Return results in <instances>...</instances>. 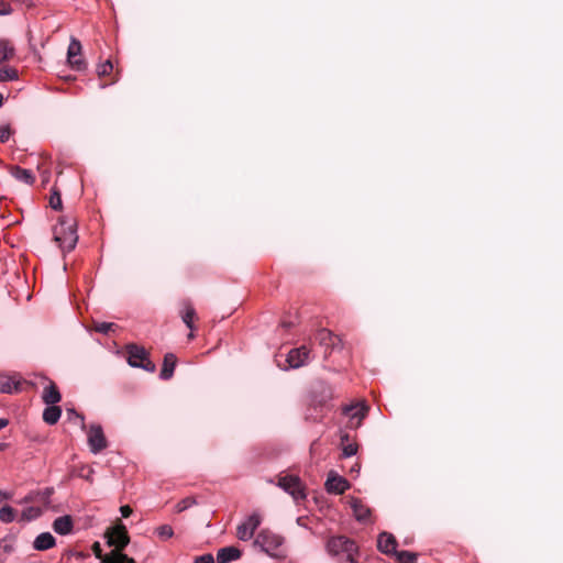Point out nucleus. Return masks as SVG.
<instances>
[{
	"label": "nucleus",
	"mask_w": 563,
	"mask_h": 563,
	"mask_svg": "<svg viewBox=\"0 0 563 563\" xmlns=\"http://www.w3.org/2000/svg\"><path fill=\"white\" fill-rule=\"evenodd\" d=\"M53 487L32 489L25 496L16 500V505L23 506L19 514L18 522L29 523L41 518L52 504Z\"/></svg>",
	"instance_id": "1"
},
{
	"label": "nucleus",
	"mask_w": 563,
	"mask_h": 563,
	"mask_svg": "<svg viewBox=\"0 0 563 563\" xmlns=\"http://www.w3.org/2000/svg\"><path fill=\"white\" fill-rule=\"evenodd\" d=\"M107 542L114 549L104 556L103 563H135L133 559L122 553L128 545L130 538L124 525L120 523L106 532Z\"/></svg>",
	"instance_id": "2"
},
{
	"label": "nucleus",
	"mask_w": 563,
	"mask_h": 563,
	"mask_svg": "<svg viewBox=\"0 0 563 563\" xmlns=\"http://www.w3.org/2000/svg\"><path fill=\"white\" fill-rule=\"evenodd\" d=\"M325 549L330 556L341 563H355L358 555L356 543L344 536L331 537L327 541Z\"/></svg>",
	"instance_id": "3"
},
{
	"label": "nucleus",
	"mask_w": 563,
	"mask_h": 563,
	"mask_svg": "<svg viewBox=\"0 0 563 563\" xmlns=\"http://www.w3.org/2000/svg\"><path fill=\"white\" fill-rule=\"evenodd\" d=\"M53 236L64 253L73 251L78 242L75 222L62 218L53 229Z\"/></svg>",
	"instance_id": "4"
},
{
	"label": "nucleus",
	"mask_w": 563,
	"mask_h": 563,
	"mask_svg": "<svg viewBox=\"0 0 563 563\" xmlns=\"http://www.w3.org/2000/svg\"><path fill=\"white\" fill-rule=\"evenodd\" d=\"M128 363L132 367L142 368L146 372L154 373L156 365L150 360L147 351L143 346L129 344L126 346Z\"/></svg>",
	"instance_id": "5"
},
{
	"label": "nucleus",
	"mask_w": 563,
	"mask_h": 563,
	"mask_svg": "<svg viewBox=\"0 0 563 563\" xmlns=\"http://www.w3.org/2000/svg\"><path fill=\"white\" fill-rule=\"evenodd\" d=\"M277 485L288 493L296 501L306 499L303 485L298 476L286 475L278 479Z\"/></svg>",
	"instance_id": "6"
},
{
	"label": "nucleus",
	"mask_w": 563,
	"mask_h": 563,
	"mask_svg": "<svg viewBox=\"0 0 563 563\" xmlns=\"http://www.w3.org/2000/svg\"><path fill=\"white\" fill-rule=\"evenodd\" d=\"M283 537L269 530H262L255 539V544L260 545L263 551L272 555L283 545Z\"/></svg>",
	"instance_id": "7"
},
{
	"label": "nucleus",
	"mask_w": 563,
	"mask_h": 563,
	"mask_svg": "<svg viewBox=\"0 0 563 563\" xmlns=\"http://www.w3.org/2000/svg\"><path fill=\"white\" fill-rule=\"evenodd\" d=\"M87 441L90 452L93 454L100 453L108 444L102 427L96 423L89 427L87 431Z\"/></svg>",
	"instance_id": "8"
},
{
	"label": "nucleus",
	"mask_w": 563,
	"mask_h": 563,
	"mask_svg": "<svg viewBox=\"0 0 563 563\" xmlns=\"http://www.w3.org/2000/svg\"><path fill=\"white\" fill-rule=\"evenodd\" d=\"M81 43L77 38L71 37L67 49V62L77 71H81L87 67L86 60L81 57Z\"/></svg>",
	"instance_id": "9"
},
{
	"label": "nucleus",
	"mask_w": 563,
	"mask_h": 563,
	"mask_svg": "<svg viewBox=\"0 0 563 563\" xmlns=\"http://www.w3.org/2000/svg\"><path fill=\"white\" fill-rule=\"evenodd\" d=\"M261 516L258 514L250 515L242 523L236 528V537L241 541H249L253 538L255 530L261 525Z\"/></svg>",
	"instance_id": "10"
},
{
	"label": "nucleus",
	"mask_w": 563,
	"mask_h": 563,
	"mask_svg": "<svg viewBox=\"0 0 563 563\" xmlns=\"http://www.w3.org/2000/svg\"><path fill=\"white\" fill-rule=\"evenodd\" d=\"M310 350L306 345L292 349L287 354V363L290 368H299L309 361Z\"/></svg>",
	"instance_id": "11"
},
{
	"label": "nucleus",
	"mask_w": 563,
	"mask_h": 563,
	"mask_svg": "<svg viewBox=\"0 0 563 563\" xmlns=\"http://www.w3.org/2000/svg\"><path fill=\"white\" fill-rule=\"evenodd\" d=\"M325 490L329 494L341 495L350 488V483L344 477L331 472L325 481Z\"/></svg>",
	"instance_id": "12"
},
{
	"label": "nucleus",
	"mask_w": 563,
	"mask_h": 563,
	"mask_svg": "<svg viewBox=\"0 0 563 563\" xmlns=\"http://www.w3.org/2000/svg\"><path fill=\"white\" fill-rule=\"evenodd\" d=\"M377 548L385 554H395L397 552V541L388 532H382L377 539Z\"/></svg>",
	"instance_id": "13"
},
{
	"label": "nucleus",
	"mask_w": 563,
	"mask_h": 563,
	"mask_svg": "<svg viewBox=\"0 0 563 563\" xmlns=\"http://www.w3.org/2000/svg\"><path fill=\"white\" fill-rule=\"evenodd\" d=\"M316 340L319 342L320 345L331 350L339 346L341 342V340L328 329L319 330L316 334Z\"/></svg>",
	"instance_id": "14"
},
{
	"label": "nucleus",
	"mask_w": 563,
	"mask_h": 563,
	"mask_svg": "<svg viewBox=\"0 0 563 563\" xmlns=\"http://www.w3.org/2000/svg\"><path fill=\"white\" fill-rule=\"evenodd\" d=\"M349 503L353 510L355 519L360 522L367 521L371 515V509L366 505H364L361 499L355 497H351Z\"/></svg>",
	"instance_id": "15"
},
{
	"label": "nucleus",
	"mask_w": 563,
	"mask_h": 563,
	"mask_svg": "<svg viewBox=\"0 0 563 563\" xmlns=\"http://www.w3.org/2000/svg\"><path fill=\"white\" fill-rule=\"evenodd\" d=\"M74 521L69 515L60 516L53 521V530L59 536H68L73 532Z\"/></svg>",
	"instance_id": "16"
},
{
	"label": "nucleus",
	"mask_w": 563,
	"mask_h": 563,
	"mask_svg": "<svg viewBox=\"0 0 563 563\" xmlns=\"http://www.w3.org/2000/svg\"><path fill=\"white\" fill-rule=\"evenodd\" d=\"M368 407L364 402L347 405L343 408V413L351 420L357 419V423L365 418Z\"/></svg>",
	"instance_id": "17"
},
{
	"label": "nucleus",
	"mask_w": 563,
	"mask_h": 563,
	"mask_svg": "<svg viewBox=\"0 0 563 563\" xmlns=\"http://www.w3.org/2000/svg\"><path fill=\"white\" fill-rule=\"evenodd\" d=\"M177 357L173 353H166L163 361V367L159 377L163 380H168L173 377L176 367Z\"/></svg>",
	"instance_id": "18"
},
{
	"label": "nucleus",
	"mask_w": 563,
	"mask_h": 563,
	"mask_svg": "<svg viewBox=\"0 0 563 563\" xmlns=\"http://www.w3.org/2000/svg\"><path fill=\"white\" fill-rule=\"evenodd\" d=\"M56 540L51 532L40 533L33 542V548L37 551H45L55 547Z\"/></svg>",
	"instance_id": "19"
},
{
	"label": "nucleus",
	"mask_w": 563,
	"mask_h": 563,
	"mask_svg": "<svg viewBox=\"0 0 563 563\" xmlns=\"http://www.w3.org/2000/svg\"><path fill=\"white\" fill-rule=\"evenodd\" d=\"M241 551L235 547L221 548L217 552L218 563H230L240 559Z\"/></svg>",
	"instance_id": "20"
},
{
	"label": "nucleus",
	"mask_w": 563,
	"mask_h": 563,
	"mask_svg": "<svg viewBox=\"0 0 563 563\" xmlns=\"http://www.w3.org/2000/svg\"><path fill=\"white\" fill-rule=\"evenodd\" d=\"M10 175L25 185H32L35 181V177L30 169L22 168L20 166H12L10 168Z\"/></svg>",
	"instance_id": "21"
},
{
	"label": "nucleus",
	"mask_w": 563,
	"mask_h": 563,
	"mask_svg": "<svg viewBox=\"0 0 563 563\" xmlns=\"http://www.w3.org/2000/svg\"><path fill=\"white\" fill-rule=\"evenodd\" d=\"M42 399L46 405H56L60 401L62 395L53 382L44 388Z\"/></svg>",
	"instance_id": "22"
},
{
	"label": "nucleus",
	"mask_w": 563,
	"mask_h": 563,
	"mask_svg": "<svg viewBox=\"0 0 563 563\" xmlns=\"http://www.w3.org/2000/svg\"><path fill=\"white\" fill-rule=\"evenodd\" d=\"M21 390V380L14 377H4L0 379V393L15 394Z\"/></svg>",
	"instance_id": "23"
},
{
	"label": "nucleus",
	"mask_w": 563,
	"mask_h": 563,
	"mask_svg": "<svg viewBox=\"0 0 563 563\" xmlns=\"http://www.w3.org/2000/svg\"><path fill=\"white\" fill-rule=\"evenodd\" d=\"M60 416L62 409L56 405H47V407L43 411V420L49 426L56 424Z\"/></svg>",
	"instance_id": "24"
},
{
	"label": "nucleus",
	"mask_w": 563,
	"mask_h": 563,
	"mask_svg": "<svg viewBox=\"0 0 563 563\" xmlns=\"http://www.w3.org/2000/svg\"><path fill=\"white\" fill-rule=\"evenodd\" d=\"M180 316H181L183 322L187 325V328H189L190 330H194V319L196 317V311L189 301H184L183 309L180 311Z\"/></svg>",
	"instance_id": "25"
},
{
	"label": "nucleus",
	"mask_w": 563,
	"mask_h": 563,
	"mask_svg": "<svg viewBox=\"0 0 563 563\" xmlns=\"http://www.w3.org/2000/svg\"><path fill=\"white\" fill-rule=\"evenodd\" d=\"M15 550L14 539L5 537L0 540V563H3Z\"/></svg>",
	"instance_id": "26"
},
{
	"label": "nucleus",
	"mask_w": 563,
	"mask_h": 563,
	"mask_svg": "<svg viewBox=\"0 0 563 563\" xmlns=\"http://www.w3.org/2000/svg\"><path fill=\"white\" fill-rule=\"evenodd\" d=\"M15 48L5 38H0V64L11 59L14 56Z\"/></svg>",
	"instance_id": "27"
},
{
	"label": "nucleus",
	"mask_w": 563,
	"mask_h": 563,
	"mask_svg": "<svg viewBox=\"0 0 563 563\" xmlns=\"http://www.w3.org/2000/svg\"><path fill=\"white\" fill-rule=\"evenodd\" d=\"M19 515L18 511L9 506L4 505L0 508V521L3 523H11L13 521H18Z\"/></svg>",
	"instance_id": "28"
},
{
	"label": "nucleus",
	"mask_w": 563,
	"mask_h": 563,
	"mask_svg": "<svg viewBox=\"0 0 563 563\" xmlns=\"http://www.w3.org/2000/svg\"><path fill=\"white\" fill-rule=\"evenodd\" d=\"M19 78L18 70L13 67L0 68V82L13 81Z\"/></svg>",
	"instance_id": "29"
},
{
	"label": "nucleus",
	"mask_w": 563,
	"mask_h": 563,
	"mask_svg": "<svg viewBox=\"0 0 563 563\" xmlns=\"http://www.w3.org/2000/svg\"><path fill=\"white\" fill-rule=\"evenodd\" d=\"M394 555L396 556L398 563H416L417 562V555L409 551H397Z\"/></svg>",
	"instance_id": "30"
},
{
	"label": "nucleus",
	"mask_w": 563,
	"mask_h": 563,
	"mask_svg": "<svg viewBox=\"0 0 563 563\" xmlns=\"http://www.w3.org/2000/svg\"><path fill=\"white\" fill-rule=\"evenodd\" d=\"M66 415L69 421H73L75 423L78 422L81 429L86 428L84 416L78 413L74 408H67Z\"/></svg>",
	"instance_id": "31"
},
{
	"label": "nucleus",
	"mask_w": 563,
	"mask_h": 563,
	"mask_svg": "<svg viewBox=\"0 0 563 563\" xmlns=\"http://www.w3.org/2000/svg\"><path fill=\"white\" fill-rule=\"evenodd\" d=\"M156 536L162 540H168L174 536V530L169 525H162L155 530Z\"/></svg>",
	"instance_id": "32"
},
{
	"label": "nucleus",
	"mask_w": 563,
	"mask_h": 563,
	"mask_svg": "<svg viewBox=\"0 0 563 563\" xmlns=\"http://www.w3.org/2000/svg\"><path fill=\"white\" fill-rule=\"evenodd\" d=\"M117 328L118 325L113 322H98L95 324V330L102 334H108Z\"/></svg>",
	"instance_id": "33"
},
{
	"label": "nucleus",
	"mask_w": 563,
	"mask_h": 563,
	"mask_svg": "<svg viewBox=\"0 0 563 563\" xmlns=\"http://www.w3.org/2000/svg\"><path fill=\"white\" fill-rule=\"evenodd\" d=\"M195 504H196V500L192 497H186V498L181 499L180 501H178L176 504L175 511L176 512H183L186 509H188L191 506H194Z\"/></svg>",
	"instance_id": "34"
},
{
	"label": "nucleus",
	"mask_w": 563,
	"mask_h": 563,
	"mask_svg": "<svg viewBox=\"0 0 563 563\" xmlns=\"http://www.w3.org/2000/svg\"><path fill=\"white\" fill-rule=\"evenodd\" d=\"M49 206L54 210H60L62 209V198L58 191L52 190L51 197H49Z\"/></svg>",
	"instance_id": "35"
},
{
	"label": "nucleus",
	"mask_w": 563,
	"mask_h": 563,
	"mask_svg": "<svg viewBox=\"0 0 563 563\" xmlns=\"http://www.w3.org/2000/svg\"><path fill=\"white\" fill-rule=\"evenodd\" d=\"M113 69V65L111 60H106L104 63L98 65L97 73L99 76H106L110 74Z\"/></svg>",
	"instance_id": "36"
},
{
	"label": "nucleus",
	"mask_w": 563,
	"mask_h": 563,
	"mask_svg": "<svg viewBox=\"0 0 563 563\" xmlns=\"http://www.w3.org/2000/svg\"><path fill=\"white\" fill-rule=\"evenodd\" d=\"M356 452H357V445L349 443V444L343 446V449H342V456L343 457H351V456L355 455Z\"/></svg>",
	"instance_id": "37"
},
{
	"label": "nucleus",
	"mask_w": 563,
	"mask_h": 563,
	"mask_svg": "<svg viewBox=\"0 0 563 563\" xmlns=\"http://www.w3.org/2000/svg\"><path fill=\"white\" fill-rule=\"evenodd\" d=\"M11 136V130L8 124L0 125V142L7 143Z\"/></svg>",
	"instance_id": "38"
},
{
	"label": "nucleus",
	"mask_w": 563,
	"mask_h": 563,
	"mask_svg": "<svg viewBox=\"0 0 563 563\" xmlns=\"http://www.w3.org/2000/svg\"><path fill=\"white\" fill-rule=\"evenodd\" d=\"M194 563H214V558L211 553H206L200 556H197Z\"/></svg>",
	"instance_id": "39"
},
{
	"label": "nucleus",
	"mask_w": 563,
	"mask_h": 563,
	"mask_svg": "<svg viewBox=\"0 0 563 563\" xmlns=\"http://www.w3.org/2000/svg\"><path fill=\"white\" fill-rule=\"evenodd\" d=\"M11 12V4L4 0H0V15H9Z\"/></svg>",
	"instance_id": "40"
},
{
	"label": "nucleus",
	"mask_w": 563,
	"mask_h": 563,
	"mask_svg": "<svg viewBox=\"0 0 563 563\" xmlns=\"http://www.w3.org/2000/svg\"><path fill=\"white\" fill-rule=\"evenodd\" d=\"M92 552H93V554L96 555V558H98V559H102V560L104 559V558L102 556V549H101V545H100V543H99V542H95V543L92 544Z\"/></svg>",
	"instance_id": "41"
},
{
	"label": "nucleus",
	"mask_w": 563,
	"mask_h": 563,
	"mask_svg": "<svg viewBox=\"0 0 563 563\" xmlns=\"http://www.w3.org/2000/svg\"><path fill=\"white\" fill-rule=\"evenodd\" d=\"M120 512L123 518H128L132 514V508L128 505L121 506Z\"/></svg>",
	"instance_id": "42"
},
{
	"label": "nucleus",
	"mask_w": 563,
	"mask_h": 563,
	"mask_svg": "<svg viewBox=\"0 0 563 563\" xmlns=\"http://www.w3.org/2000/svg\"><path fill=\"white\" fill-rule=\"evenodd\" d=\"M12 498V494L5 490H0V503Z\"/></svg>",
	"instance_id": "43"
},
{
	"label": "nucleus",
	"mask_w": 563,
	"mask_h": 563,
	"mask_svg": "<svg viewBox=\"0 0 563 563\" xmlns=\"http://www.w3.org/2000/svg\"><path fill=\"white\" fill-rule=\"evenodd\" d=\"M9 424V420L4 418H0V430L5 428Z\"/></svg>",
	"instance_id": "44"
},
{
	"label": "nucleus",
	"mask_w": 563,
	"mask_h": 563,
	"mask_svg": "<svg viewBox=\"0 0 563 563\" xmlns=\"http://www.w3.org/2000/svg\"><path fill=\"white\" fill-rule=\"evenodd\" d=\"M7 448V443L0 442V452Z\"/></svg>",
	"instance_id": "45"
},
{
	"label": "nucleus",
	"mask_w": 563,
	"mask_h": 563,
	"mask_svg": "<svg viewBox=\"0 0 563 563\" xmlns=\"http://www.w3.org/2000/svg\"><path fill=\"white\" fill-rule=\"evenodd\" d=\"M2 104H3V96H2V93H0V108L2 107Z\"/></svg>",
	"instance_id": "46"
},
{
	"label": "nucleus",
	"mask_w": 563,
	"mask_h": 563,
	"mask_svg": "<svg viewBox=\"0 0 563 563\" xmlns=\"http://www.w3.org/2000/svg\"><path fill=\"white\" fill-rule=\"evenodd\" d=\"M192 331L194 330H190V333L188 334V339H190V340L194 339V332Z\"/></svg>",
	"instance_id": "47"
},
{
	"label": "nucleus",
	"mask_w": 563,
	"mask_h": 563,
	"mask_svg": "<svg viewBox=\"0 0 563 563\" xmlns=\"http://www.w3.org/2000/svg\"><path fill=\"white\" fill-rule=\"evenodd\" d=\"M283 325H284V327H289L290 324H289V323H286V322H283Z\"/></svg>",
	"instance_id": "48"
}]
</instances>
